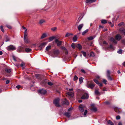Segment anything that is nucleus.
Here are the masks:
<instances>
[{
    "label": "nucleus",
    "mask_w": 125,
    "mask_h": 125,
    "mask_svg": "<svg viewBox=\"0 0 125 125\" xmlns=\"http://www.w3.org/2000/svg\"><path fill=\"white\" fill-rule=\"evenodd\" d=\"M110 71L109 70H108L107 71V76H108V75H110Z\"/></svg>",
    "instance_id": "53"
},
{
    "label": "nucleus",
    "mask_w": 125,
    "mask_h": 125,
    "mask_svg": "<svg viewBox=\"0 0 125 125\" xmlns=\"http://www.w3.org/2000/svg\"><path fill=\"white\" fill-rule=\"evenodd\" d=\"M47 44L46 42H44L42 43L39 46V49L40 50H42L43 48L45 45Z\"/></svg>",
    "instance_id": "8"
},
{
    "label": "nucleus",
    "mask_w": 125,
    "mask_h": 125,
    "mask_svg": "<svg viewBox=\"0 0 125 125\" xmlns=\"http://www.w3.org/2000/svg\"><path fill=\"white\" fill-rule=\"evenodd\" d=\"M81 52L83 54V55L84 57H86V52H84L83 51H82Z\"/></svg>",
    "instance_id": "40"
},
{
    "label": "nucleus",
    "mask_w": 125,
    "mask_h": 125,
    "mask_svg": "<svg viewBox=\"0 0 125 125\" xmlns=\"http://www.w3.org/2000/svg\"><path fill=\"white\" fill-rule=\"evenodd\" d=\"M89 56L91 57H94V53L93 52H91L90 53V55Z\"/></svg>",
    "instance_id": "43"
},
{
    "label": "nucleus",
    "mask_w": 125,
    "mask_h": 125,
    "mask_svg": "<svg viewBox=\"0 0 125 125\" xmlns=\"http://www.w3.org/2000/svg\"><path fill=\"white\" fill-rule=\"evenodd\" d=\"M44 22H45V21L44 20H41L40 21L39 23L40 24H42Z\"/></svg>",
    "instance_id": "48"
},
{
    "label": "nucleus",
    "mask_w": 125,
    "mask_h": 125,
    "mask_svg": "<svg viewBox=\"0 0 125 125\" xmlns=\"http://www.w3.org/2000/svg\"><path fill=\"white\" fill-rule=\"evenodd\" d=\"M5 71L7 73H9L11 72V70L10 69L7 68L6 69Z\"/></svg>",
    "instance_id": "31"
},
{
    "label": "nucleus",
    "mask_w": 125,
    "mask_h": 125,
    "mask_svg": "<svg viewBox=\"0 0 125 125\" xmlns=\"http://www.w3.org/2000/svg\"><path fill=\"white\" fill-rule=\"evenodd\" d=\"M95 84L94 83L88 84L87 85V87L89 88L93 89L95 86Z\"/></svg>",
    "instance_id": "9"
},
{
    "label": "nucleus",
    "mask_w": 125,
    "mask_h": 125,
    "mask_svg": "<svg viewBox=\"0 0 125 125\" xmlns=\"http://www.w3.org/2000/svg\"><path fill=\"white\" fill-rule=\"evenodd\" d=\"M123 32L124 34L125 35V30L124 29H123L122 30H121Z\"/></svg>",
    "instance_id": "62"
},
{
    "label": "nucleus",
    "mask_w": 125,
    "mask_h": 125,
    "mask_svg": "<svg viewBox=\"0 0 125 125\" xmlns=\"http://www.w3.org/2000/svg\"><path fill=\"white\" fill-rule=\"evenodd\" d=\"M0 29L1 31L3 32H4V31L3 28V26L2 25H1L0 26Z\"/></svg>",
    "instance_id": "44"
},
{
    "label": "nucleus",
    "mask_w": 125,
    "mask_h": 125,
    "mask_svg": "<svg viewBox=\"0 0 125 125\" xmlns=\"http://www.w3.org/2000/svg\"><path fill=\"white\" fill-rule=\"evenodd\" d=\"M110 40L111 41L113 42L115 44L117 43V42L116 41L113 37H111L110 38Z\"/></svg>",
    "instance_id": "20"
},
{
    "label": "nucleus",
    "mask_w": 125,
    "mask_h": 125,
    "mask_svg": "<svg viewBox=\"0 0 125 125\" xmlns=\"http://www.w3.org/2000/svg\"><path fill=\"white\" fill-rule=\"evenodd\" d=\"M55 37L54 36L51 37L49 38V42L52 41L55 38Z\"/></svg>",
    "instance_id": "23"
},
{
    "label": "nucleus",
    "mask_w": 125,
    "mask_h": 125,
    "mask_svg": "<svg viewBox=\"0 0 125 125\" xmlns=\"http://www.w3.org/2000/svg\"><path fill=\"white\" fill-rule=\"evenodd\" d=\"M107 77L108 80L111 81L113 80V79L110 76V75H108V76H107Z\"/></svg>",
    "instance_id": "29"
},
{
    "label": "nucleus",
    "mask_w": 125,
    "mask_h": 125,
    "mask_svg": "<svg viewBox=\"0 0 125 125\" xmlns=\"http://www.w3.org/2000/svg\"><path fill=\"white\" fill-rule=\"evenodd\" d=\"M38 92L39 94L41 95H45L47 92L46 90L44 89H40L38 90Z\"/></svg>",
    "instance_id": "1"
},
{
    "label": "nucleus",
    "mask_w": 125,
    "mask_h": 125,
    "mask_svg": "<svg viewBox=\"0 0 125 125\" xmlns=\"http://www.w3.org/2000/svg\"><path fill=\"white\" fill-rule=\"evenodd\" d=\"M27 37V36H25V38L24 37V39L25 43H28L30 41L28 39L26 38Z\"/></svg>",
    "instance_id": "17"
},
{
    "label": "nucleus",
    "mask_w": 125,
    "mask_h": 125,
    "mask_svg": "<svg viewBox=\"0 0 125 125\" xmlns=\"http://www.w3.org/2000/svg\"><path fill=\"white\" fill-rule=\"evenodd\" d=\"M89 97L88 94L86 93H84L82 96L81 98L82 99H88Z\"/></svg>",
    "instance_id": "6"
},
{
    "label": "nucleus",
    "mask_w": 125,
    "mask_h": 125,
    "mask_svg": "<svg viewBox=\"0 0 125 125\" xmlns=\"http://www.w3.org/2000/svg\"><path fill=\"white\" fill-rule=\"evenodd\" d=\"M124 24V23L123 22H121V23H119L118 24V26H121L123 24Z\"/></svg>",
    "instance_id": "61"
},
{
    "label": "nucleus",
    "mask_w": 125,
    "mask_h": 125,
    "mask_svg": "<svg viewBox=\"0 0 125 125\" xmlns=\"http://www.w3.org/2000/svg\"><path fill=\"white\" fill-rule=\"evenodd\" d=\"M96 0H86V3H91L95 2Z\"/></svg>",
    "instance_id": "19"
},
{
    "label": "nucleus",
    "mask_w": 125,
    "mask_h": 125,
    "mask_svg": "<svg viewBox=\"0 0 125 125\" xmlns=\"http://www.w3.org/2000/svg\"><path fill=\"white\" fill-rule=\"evenodd\" d=\"M21 87L22 89V87H21V86L20 85H17L16 86V88H17L18 89H19Z\"/></svg>",
    "instance_id": "49"
},
{
    "label": "nucleus",
    "mask_w": 125,
    "mask_h": 125,
    "mask_svg": "<svg viewBox=\"0 0 125 125\" xmlns=\"http://www.w3.org/2000/svg\"><path fill=\"white\" fill-rule=\"evenodd\" d=\"M122 38L121 36L119 34H116L115 37V39L118 41L120 40Z\"/></svg>",
    "instance_id": "13"
},
{
    "label": "nucleus",
    "mask_w": 125,
    "mask_h": 125,
    "mask_svg": "<svg viewBox=\"0 0 125 125\" xmlns=\"http://www.w3.org/2000/svg\"><path fill=\"white\" fill-rule=\"evenodd\" d=\"M62 41H59L58 39H56L55 41V42L57 44L58 46H60L61 45Z\"/></svg>",
    "instance_id": "7"
},
{
    "label": "nucleus",
    "mask_w": 125,
    "mask_h": 125,
    "mask_svg": "<svg viewBox=\"0 0 125 125\" xmlns=\"http://www.w3.org/2000/svg\"><path fill=\"white\" fill-rule=\"evenodd\" d=\"M76 47L78 48L79 50H81L82 48V46L80 44H76Z\"/></svg>",
    "instance_id": "15"
},
{
    "label": "nucleus",
    "mask_w": 125,
    "mask_h": 125,
    "mask_svg": "<svg viewBox=\"0 0 125 125\" xmlns=\"http://www.w3.org/2000/svg\"><path fill=\"white\" fill-rule=\"evenodd\" d=\"M104 103L107 105L110 104V102L108 101H106Z\"/></svg>",
    "instance_id": "54"
},
{
    "label": "nucleus",
    "mask_w": 125,
    "mask_h": 125,
    "mask_svg": "<svg viewBox=\"0 0 125 125\" xmlns=\"http://www.w3.org/2000/svg\"><path fill=\"white\" fill-rule=\"evenodd\" d=\"M95 94L97 95H101L100 93L97 90H96L95 91Z\"/></svg>",
    "instance_id": "21"
},
{
    "label": "nucleus",
    "mask_w": 125,
    "mask_h": 125,
    "mask_svg": "<svg viewBox=\"0 0 125 125\" xmlns=\"http://www.w3.org/2000/svg\"><path fill=\"white\" fill-rule=\"evenodd\" d=\"M51 48V46L50 45L47 46L46 48V50L47 51H48Z\"/></svg>",
    "instance_id": "35"
},
{
    "label": "nucleus",
    "mask_w": 125,
    "mask_h": 125,
    "mask_svg": "<svg viewBox=\"0 0 125 125\" xmlns=\"http://www.w3.org/2000/svg\"><path fill=\"white\" fill-rule=\"evenodd\" d=\"M50 86H51L53 85V83L51 82H48L47 84Z\"/></svg>",
    "instance_id": "46"
},
{
    "label": "nucleus",
    "mask_w": 125,
    "mask_h": 125,
    "mask_svg": "<svg viewBox=\"0 0 125 125\" xmlns=\"http://www.w3.org/2000/svg\"><path fill=\"white\" fill-rule=\"evenodd\" d=\"M76 44H75L74 43H73L72 44L71 47L73 49H75L76 47Z\"/></svg>",
    "instance_id": "36"
},
{
    "label": "nucleus",
    "mask_w": 125,
    "mask_h": 125,
    "mask_svg": "<svg viewBox=\"0 0 125 125\" xmlns=\"http://www.w3.org/2000/svg\"><path fill=\"white\" fill-rule=\"evenodd\" d=\"M94 82L97 84H98L99 83V82L96 79H94L93 80Z\"/></svg>",
    "instance_id": "41"
},
{
    "label": "nucleus",
    "mask_w": 125,
    "mask_h": 125,
    "mask_svg": "<svg viewBox=\"0 0 125 125\" xmlns=\"http://www.w3.org/2000/svg\"><path fill=\"white\" fill-rule=\"evenodd\" d=\"M17 51L19 52H24L25 51L24 48L21 46L19 47L17 49Z\"/></svg>",
    "instance_id": "5"
},
{
    "label": "nucleus",
    "mask_w": 125,
    "mask_h": 125,
    "mask_svg": "<svg viewBox=\"0 0 125 125\" xmlns=\"http://www.w3.org/2000/svg\"><path fill=\"white\" fill-rule=\"evenodd\" d=\"M122 51L121 49H120L117 51V52L120 54H122Z\"/></svg>",
    "instance_id": "45"
},
{
    "label": "nucleus",
    "mask_w": 125,
    "mask_h": 125,
    "mask_svg": "<svg viewBox=\"0 0 125 125\" xmlns=\"http://www.w3.org/2000/svg\"><path fill=\"white\" fill-rule=\"evenodd\" d=\"M67 94L71 96H72L73 95V93L71 92H68Z\"/></svg>",
    "instance_id": "39"
},
{
    "label": "nucleus",
    "mask_w": 125,
    "mask_h": 125,
    "mask_svg": "<svg viewBox=\"0 0 125 125\" xmlns=\"http://www.w3.org/2000/svg\"><path fill=\"white\" fill-rule=\"evenodd\" d=\"M7 49L9 51L10 50H14L16 49V48L14 46L12 45H11L7 47Z\"/></svg>",
    "instance_id": "4"
},
{
    "label": "nucleus",
    "mask_w": 125,
    "mask_h": 125,
    "mask_svg": "<svg viewBox=\"0 0 125 125\" xmlns=\"http://www.w3.org/2000/svg\"><path fill=\"white\" fill-rule=\"evenodd\" d=\"M108 123L109 124H110L111 125H114V124L110 120H109L108 121Z\"/></svg>",
    "instance_id": "38"
},
{
    "label": "nucleus",
    "mask_w": 125,
    "mask_h": 125,
    "mask_svg": "<svg viewBox=\"0 0 125 125\" xmlns=\"http://www.w3.org/2000/svg\"><path fill=\"white\" fill-rule=\"evenodd\" d=\"M77 39V38L76 36L75 35L74 36L73 38V41L74 42L76 41Z\"/></svg>",
    "instance_id": "37"
},
{
    "label": "nucleus",
    "mask_w": 125,
    "mask_h": 125,
    "mask_svg": "<svg viewBox=\"0 0 125 125\" xmlns=\"http://www.w3.org/2000/svg\"><path fill=\"white\" fill-rule=\"evenodd\" d=\"M122 42L125 45V40L123 39L122 40Z\"/></svg>",
    "instance_id": "59"
},
{
    "label": "nucleus",
    "mask_w": 125,
    "mask_h": 125,
    "mask_svg": "<svg viewBox=\"0 0 125 125\" xmlns=\"http://www.w3.org/2000/svg\"><path fill=\"white\" fill-rule=\"evenodd\" d=\"M83 24H82L79 25L78 27V29L79 31H80L81 29L83 27Z\"/></svg>",
    "instance_id": "18"
},
{
    "label": "nucleus",
    "mask_w": 125,
    "mask_h": 125,
    "mask_svg": "<svg viewBox=\"0 0 125 125\" xmlns=\"http://www.w3.org/2000/svg\"><path fill=\"white\" fill-rule=\"evenodd\" d=\"M4 40L5 42H7L10 41V38L7 35H5L4 36Z\"/></svg>",
    "instance_id": "10"
},
{
    "label": "nucleus",
    "mask_w": 125,
    "mask_h": 125,
    "mask_svg": "<svg viewBox=\"0 0 125 125\" xmlns=\"http://www.w3.org/2000/svg\"><path fill=\"white\" fill-rule=\"evenodd\" d=\"M62 103L63 104H65L66 105H68L69 104V103L68 101L66 99H64L62 101Z\"/></svg>",
    "instance_id": "12"
},
{
    "label": "nucleus",
    "mask_w": 125,
    "mask_h": 125,
    "mask_svg": "<svg viewBox=\"0 0 125 125\" xmlns=\"http://www.w3.org/2000/svg\"><path fill=\"white\" fill-rule=\"evenodd\" d=\"M73 34L71 33H67L65 35V37H67L71 35H73Z\"/></svg>",
    "instance_id": "28"
},
{
    "label": "nucleus",
    "mask_w": 125,
    "mask_h": 125,
    "mask_svg": "<svg viewBox=\"0 0 125 125\" xmlns=\"http://www.w3.org/2000/svg\"><path fill=\"white\" fill-rule=\"evenodd\" d=\"M10 81L9 80H7L6 82V83L7 84H8L9 83Z\"/></svg>",
    "instance_id": "63"
},
{
    "label": "nucleus",
    "mask_w": 125,
    "mask_h": 125,
    "mask_svg": "<svg viewBox=\"0 0 125 125\" xmlns=\"http://www.w3.org/2000/svg\"><path fill=\"white\" fill-rule=\"evenodd\" d=\"M91 110L92 111L95 112L97 111V108H96L93 106L91 108Z\"/></svg>",
    "instance_id": "24"
},
{
    "label": "nucleus",
    "mask_w": 125,
    "mask_h": 125,
    "mask_svg": "<svg viewBox=\"0 0 125 125\" xmlns=\"http://www.w3.org/2000/svg\"><path fill=\"white\" fill-rule=\"evenodd\" d=\"M61 48L62 50H66V48L62 46Z\"/></svg>",
    "instance_id": "58"
},
{
    "label": "nucleus",
    "mask_w": 125,
    "mask_h": 125,
    "mask_svg": "<svg viewBox=\"0 0 125 125\" xmlns=\"http://www.w3.org/2000/svg\"><path fill=\"white\" fill-rule=\"evenodd\" d=\"M27 29H26L25 30L24 32V38H25V36H27Z\"/></svg>",
    "instance_id": "30"
},
{
    "label": "nucleus",
    "mask_w": 125,
    "mask_h": 125,
    "mask_svg": "<svg viewBox=\"0 0 125 125\" xmlns=\"http://www.w3.org/2000/svg\"><path fill=\"white\" fill-rule=\"evenodd\" d=\"M120 117L119 115H117L116 116V119L117 120H119L120 119Z\"/></svg>",
    "instance_id": "55"
},
{
    "label": "nucleus",
    "mask_w": 125,
    "mask_h": 125,
    "mask_svg": "<svg viewBox=\"0 0 125 125\" xmlns=\"http://www.w3.org/2000/svg\"><path fill=\"white\" fill-rule=\"evenodd\" d=\"M101 22L102 24H105L107 23V21L105 20H103L101 21Z\"/></svg>",
    "instance_id": "32"
},
{
    "label": "nucleus",
    "mask_w": 125,
    "mask_h": 125,
    "mask_svg": "<svg viewBox=\"0 0 125 125\" xmlns=\"http://www.w3.org/2000/svg\"><path fill=\"white\" fill-rule=\"evenodd\" d=\"M57 29V28L56 27H55L53 28H52L51 29V30L53 31H55Z\"/></svg>",
    "instance_id": "52"
},
{
    "label": "nucleus",
    "mask_w": 125,
    "mask_h": 125,
    "mask_svg": "<svg viewBox=\"0 0 125 125\" xmlns=\"http://www.w3.org/2000/svg\"><path fill=\"white\" fill-rule=\"evenodd\" d=\"M89 31V30L88 29H86V30L84 31L82 33V34L83 35H85L86 33H87Z\"/></svg>",
    "instance_id": "34"
},
{
    "label": "nucleus",
    "mask_w": 125,
    "mask_h": 125,
    "mask_svg": "<svg viewBox=\"0 0 125 125\" xmlns=\"http://www.w3.org/2000/svg\"><path fill=\"white\" fill-rule=\"evenodd\" d=\"M20 66L23 68H25V64L23 62H22V63L21 64V65Z\"/></svg>",
    "instance_id": "42"
},
{
    "label": "nucleus",
    "mask_w": 125,
    "mask_h": 125,
    "mask_svg": "<svg viewBox=\"0 0 125 125\" xmlns=\"http://www.w3.org/2000/svg\"><path fill=\"white\" fill-rule=\"evenodd\" d=\"M26 52H30L31 51V49L29 48H26L24 50Z\"/></svg>",
    "instance_id": "22"
},
{
    "label": "nucleus",
    "mask_w": 125,
    "mask_h": 125,
    "mask_svg": "<svg viewBox=\"0 0 125 125\" xmlns=\"http://www.w3.org/2000/svg\"><path fill=\"white\" fill-rule=\"evenodd\" d=\"M109 47L111 49H113V45L112 44L110 45Z\"/></svg>",
    "instance_id": "60"
},
{
    "label": "nucleus",
    "mask_w": 125,
    "mask_h": 125,
    "mask_svg": "<svg viewBox=\"0 0 125 125\" xmlns=\"http://www.w3.org/2000/svg\"><path fill=\"white\" fill-rule=\"evenodd\" d=\"M35 76L36 78L38 79H41V77L39 74H36L35 75Z\"/></svg>",
    "instance_id": "33"
},
{
    "label": "nucleus",
    "mask_w": 125,
    "mask_h": 125,
    "mask_svg": "<svg viewBox=\"0 0 125 125\" xmlns=\"http://www.w3.org/2000/svg\"><path fill=\"white\" fill-rule=\"evenodd\" d=\"M60 100V99L59 98H57L55 99L53 101V103L57 107H60V105L59 104V102Z\"/></svg>",
    "instance_id": "2"
},
{
    "label": "nucleus",
    "mask_w": 125,
    "mask_h": 125,
    "mask_svg": "<svg viewBox=\"0 0 125 125\" xmlns=\"http://www.w3.org/2000/svg\"><path fill=\"white\" fill-rule=\"evenodd\" d=\"M84 107V106L82 105H81L79 106V108L81 112H83Z\"/></svg>",
    "instance_id": "11"
},
{
    "label": "nucleus",
    "mask_w": 125,
    "mask_h": 125,
    "mask_svg": "<svg viewBox=\"0 0 125 125\" xmlns=\"http://www.w3.org/2000/svg\"><path fill=\"white\" fill-rule=\"evenodd\" d=\"M47 36V35H46V33H44L43 34L42 36L41 37V39H43Z\"/></svg>",
    "instance_id": "26"
},
{
    "label": "nucleus",
    "mask_w": 125,
    "mask_h": 125,
    "mask_svg": "<svg viewBox=\"0 0 125 125\" xmlns=\"http://www.w3.org/2000/svg\"><path fill=\"white\" fill-rule=\"evenodd\" d=\"M107 82V81L104 79H103V83H104V84H106L107 83H106V82Z\"/></svg>",
    "instance_id": "51"
},
{
    "label": "nucleus",
    "mask_w": 125,
    "mask_h": 125,
    "mask_svg": "<svg viewBox=\"0 0 125 125\" xmlns=\"http://www.w3.org/2000/svg\"><path fill=\"white\" fill-rule=\"evenodd\" d=\"M83 78L82 77H81L79 78V83L80 84H81L83 82Z\"/></svg>",
    "instance_id": "27"
},
{
    "label": "nucleus",
    "mask_w": 125,
    "mask_h": 125,
    "mask_svg": "<svg viewBox=\"0 0 125 125\" xmlns=\"http://www.w3.org/2000/svg\"><path fill=\"white\" fill-rule=\"evenodd\" d=\"M98 85L101 87H102L103 86L102 84L101 83H99L98 84Z\"/></svg>",
    "instance_id": "64"
},
{
    "label": "nucleus",
    "mask_w": 125,
    "mask_h": 125,
    "mask_svg": "<svg viewBox=\"0 0 125 125\" xmlns=\"http://www.w3.org/2000/svg\"><path fill=\"white\" fill-rule=\"evenodd\" d=\"M81 72L83 73H86L85 71L83 69H81Z\"/></svg>",
    "instance_id": "57"
},
{
    "label": "nucleus",
    "mask_w": 125,
    "mask_h": 125,
    "mask_svg": "<svg viewBox=\"0 0 125 125\" xmlns=\"http://www.w3.org/2000/svg\"><path fill=\"white\" fill-rule=\"evenodd\" d=\"M48 82V80L46 79L42 81L41 83V84L43 86H46L47 85Z\"/></svg>",
    "instance_id": "3"
},
{
    "label": "nucleus",
    "mask_w": 125,
    "mask_h": 125,
    "mask_svg": "<svg viewBox=\"0 0 125 125\" xmlns=\"http://www.w3.org/2000/svg\"><path fill=\"white\" fill-rule=\"evenodd\" d=\"M78 78L76 75H75L73 78V80L74 81H75L77 80Z\"/></svg>",
    "instance_id": "50"
},
{
    "label": "nucleus",
    "mask_w": 125,
    "mask_h": 125,
    "mask_svg": "<svg viewBox=\"0 0 125 125\" xmlns=\"http://www.w3.org/2000/svg\"><path fill=\"white\" fill-rule=\"evenodd\" d=\"M114 109L115 112L117 113H119L120 111L119 110L118 108L117 107H115L114 108Z\"/></svg>",
    "instance_id": "25"
},
{
    "label": "nucleus",
    "mask_w": 125,
    "mask_h": 125,
    "mask_svg": "<svg viewBox=\"0 0 125 125\" xmlns=\"http://www.w3.org/2000/svg\"><path fill=\"white\" fill-rule=\"evenodd\" d=\"M94 38H93L92 36H90L88 37V39L89 40L91 41L93 40L94 39Z\"/></svg>",
    "instance_id": "47"
},
{
    "label": "nucleus",
    "mask_w": 125,
    "mask_h": 125,
    "mask_svg": "<svg viewBox=\"0 0 125 125\" xmlns=\"http://www.w3.org/2000/svg\"><path fill=\"white\" fill-rule=\"evenodd\" d=\"M63 115L69 118L70 117L71 115V113L69 112H65L63 114Z\"/></svg>",
    "instance_id": "14"
},
{
    "label": "nucleus",
    "mask_w": 125,
    "mask_h": 125,
    "mask_svg": "<svg viewBox=\"0 0 125 125\" xmlns=\"http://www.w3.org/2000/svg\"><path fill=\"white\" fill-rule=\"evenodd\" d=\"M87 113V110H85V111L84 112V115H86Z\"/></svg>",
    "instance_id": "56"
},
{
    "label": "nucleus",
    "mask_w": 125,
    "mask_h": 125,
    "mask_svg": "<svg viewBox=\"0 0 125 125\" xmlns=\"http://www.w3.org/2000/svg\"><path fill=\"white\" fill-rule=\"evenodd\" d=\"M53 53L54 55H58L59 52L58 50H55L53 52Z\"/></svg>",
    "instance_id": "16"
}]
</instances>
